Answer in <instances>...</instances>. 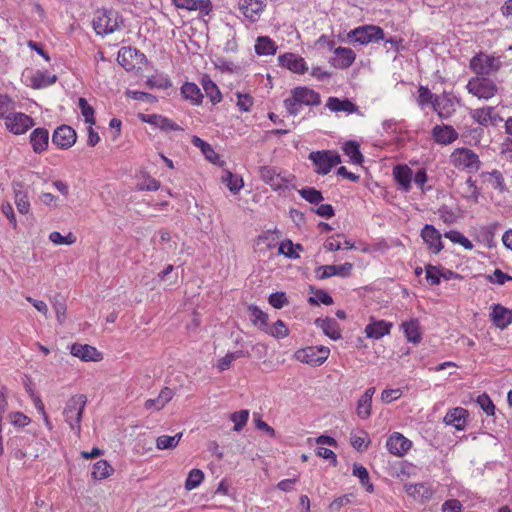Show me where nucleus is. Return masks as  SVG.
<instances>
[{"instance_id":"42","label":"nucleus","mask_w":512,"mask_h":512,"mask_svg":"<svg viewBox=\"0 0 512 512\" xmlns=\"http://www.w3.org/2000/svg\"><path fill=\"white\" fill-rule=\"evenodd\" d=\"M113 467L106 460L97 461L92 470V477L96 480H102L113 473Z\"/></svg>"},{"instance_id":"27","label":"nucleus","mask_w":512,"mask_h":512,"mask_svg":"<svg viewBox=\"0 0 512 512\" xmlns=\"http://www.w3.org/2000/svg\"><path fill=\"white\" fill-rule=\"evenodd\" d=\"M375 393V388H368L364 394L359 398L357 404V415L361 419H367L371 415V405H372V397Z\"/></svg>"},{"instance_id":"8","label":"nucleus","mask_w":512,"mask_h":512,"mask_svg":"<svg viewBox=\"0 0 512 512\" xmlns=\"http://www.w3.org/2000/svg\"><path fill=\"white\" fill-rule=\"evenodd\" d=\"M329 353L330 349L326 346H309L296 351L295 357L302 363L320 366L327 360Z\"/></svg>"},{"instance_id":"47","label":"nucleus","mask_w":512,"mask_h":512,"mask_svg":"<svg viewBox=\"0 0 512 512\" xmlns=\"http://www.w3.org/2000/svg\"><path fill=\"white\" fill-rule=\"evenodd\" d=\"M52 306L55 310L57 320L60 324L65 321L66 318V300L61 294H56L51 300Z\"/></svg>"},{"instance_id":"5","label":"nucleus","mask_w":512,"mask_h":512,"mask_svg":"<svg viewBox=\"0 0 512 512\" xmlns=\"http://www.w3.org/2000/svg\"><path fill=\"white\" fill-rule=\"evenodd\" d=\"M348 39L353 43L365 45L384 39V31L376 25H364L351 30Z\"/></svg>"},{"instance_id":"21","label":"nucleus","mask_w":512,"mask_h":512,"mask_svg":"<svg viewBox=\"0 0 512 512\" xmlns=\"http://www.w3.org/2000/svg\"><path fill=\"white\" fill-rule=\"evenodd\" d=\"M432 136L437 143L448 145L458 138V133L452 126L436 125L432 129Z\"/></svg>"},{"instance_id":"45","label":"nucleus","mask_w":512,"mask_h":512,"mask_svg":"<svg viewBox=\"0 0 512 512\" xmlns=\"http://www.w3.org/2000/svg\"><path fill=\"white\" fill-rule=\"evenodd\" d=\"M8 447L11 448L13 457L17 460H22L27 456L26 451L22 449V447L26 444V439L24 437H13L8 441Z\"/></svg>"},{"instance_id":"39","label":"nucleus","mask_w":512,"mask_h":512,"mask_svg":"<svg viewBox=\"0 0 512 512\" xmlns=\"http://www.w3.org/2000/svg\"><path fill=\"white\" fill-rule=\"evenodd\" d=\"M57 80L55 75H50L47 72L37 71L31 77V86L35 89H41L54 84Z\"/></svg>"},{"instance_id":"3","label":"nucleus","mask_w":512,"mask_h":512,"mask_svg":"<svg viewBox=\"0 0 512 512\" xmlns=\"http://www.w3.org/2000/svg\"><path fill=\"white\" fill-rule=\"evenodd\" d=\"M118 13L112 9H98L93 18V28L98 35L111 34L119 28Z\"/></svg>"},{"instance_id":"50","label":"nucleus","mask_w":512,"mask_h":512,"mask_svg":"<svg viewBox=\"0 0 512 512\" xmlns=\"http://www.w3.org/2000/svg\"><path fill=\"white\" fill-rule=\"evenodd\" d=\"M248 418L249 411L246 409H242L240 411L232 413L230 416V420L234 423L233 430L236 432H240L246 425Z\"/></svg>"},{"instance_id":"32","label":"nucleus","mask_w":512,"mask_h":512,"mask_svg":"<svg viewBox=\"0 0 512 512\" xmlns=\"http://www.w3.org/2000/svg\"><path fill=\"white\" fill-rule=\"evenodd\" d=\"M316 324L320 326L324 334L332 340H338L341 338L340 328L335 319H317Z\"/></svg>"},{"instance_id":"1","label":"nucleus","mask_w":512,"mask_h":512,"mask_svg":"<svg viewBox=\"0 0 512 512\" xmlns=\"http://www.w3.org/2000/svg\"><path fill=\"white\" fill-rule=\"evenodd\" d=\"M87 398L85 395H75L71 397L64 408L63 415L65 421L69 424L71 430L79 436L81 432V420Z\"/></svg>"},{"instance_id":"31","label":"nucleus","mask_w":512,"mask_h":512,"mask_svg":"<svg viewBox=\"0 0 512 512\" xmlns=\"http://www.w3.org/2000/svg\"><path fill=\"white\" fill-rule=\"evenodd\" d=\"M406 492L416 500H429L432 495V489L425 483L406 485Z\"/></svg>"},{"instance_id":"2","label":"nucleus","mask_w":512,"mask_h":512,"mask_svg":"<svg viewBox=\"0 0 512 512\" xmlns=\"http://www.w3.org/2000/svg\"><path fill=\"white\" fill-rule=\"evenodd\" d=\"M466 89L470 94L478 99L489 100L498 92V86L494 80L484 76H476L471 78Z\"/></svg>"},{"instance_id":"60","label":"nucleus","mask_w":512,"mask_h":512,"mask_svg":"<svg viewBox=\"0 0 512 512\" xmlns=\"http://www.w3.org/2000/svg\"><path fill=\"white\" fill-rule=\"evenodd\" d=\"M301 104L296 100L295 95L291 92V96L284 100V107L291 116H297L300 112Z\"/></svg>"},{"instance_id":"16","label":"nucleus","mask_w":512,"mask_h":512,"mask_svg":"<svg viewBox=\"0 0 512 512\" xmlns=\"http://www.w3.org/2000/svg\"><path fill=\"white\" fill-rule=\"evenodd\" d=\"M411 445V441L398 432L393 433L386 443L390 453L396 456H403L411 448Z\"/></svg>"},{"instance_id":"55","label":"nucleus","mask_w":512,"mask_h":512,"mask_svg":"<svg viewBox=\"0 0 512 512\" xmlns=\"http://www.w3.org/2000/svg\"><path fill=\"white\" fill-rule=\"evenodd\" d=\"M79 108L81 110V114L85 118V122L89 125L95 124V117H94V108L89 105L87 100L85 98H79Z\"/></svg>"},{"instance_id":"44","label":"nucleus","mask_w":512,"mask_h":512,"mask_svg":"<svg viewBox=\"0 0 512 512\" xmlns=\"http://www.w3.org/2000/svg\"><path fill=\"white\" fill-rule=\"evenodd\" d=\"M182 438V433H177L174 436L161 435L156 439V447L159 450L174 449L179 444Z\"/></svg>"},{"instance_id":"7","label":"nucleus","mask_w":512,"mask_h":512,"mask_svg":"<svg viewBox=\"0 0 512 512\" xmlns=\"http://www.w3.org/2000/svg\"><path fill=\"white\" fill-rule=\"evenodd\" d=\"M451 161L456 167H462L470 173L477 172L481 166L479 156L469 148H457L451 154Z\"/></svg>"},{"instance_id":"13","label":"nucleus","mask_w":512,"mask_h":512,"mask_svg":"<svg viewBox=\"0 0 512 512\" xmlns=\"http://www.w3.org/2000/svg\"><path fill=\"white\" fill-rule=\"evenodd\" d=\"M432 107L441 119H448L455 112L454 101L445 92L442 95L435 96Z\"/></svg>"},{"instance_id":"14","label":"nucleus","mask_w":512,"mask_h":512,"mask_svg":"<svg viewBox=\"0 0 512 512\" xmlns=\"http://www.w3.org/2000/svg\"><path fill=\"white\" fill-rule=\"evenodd\" d=\"M280 64L297 74H304L308 70V66L304 58L294 53H285L278 58Z\"/></svg>"},{"instance_id":"49","label":"nucleus","mask_w":512,"mask_h":512,"mask_svg":"<svg viewBox=\"0 0 512 512\" xmlns=\"http://www.w3.org/2000/svg\"><path fill=\"white\" fill-rule=\"evenodd\" d=\"M265 333L277 338H285L289 334V329L282 320H277L272 326L267 327Z\"/></svg>"},{"instance_id":"12","label":"nucleus","mask_w":512,"mask_h":512,"mask_svg":"<svg viewBox=\"0 0 512 512\" xmlns=\"http://www.w3.org/2000/svg\"><path fill=\"white\" fill-rule=\"evenodd\" d=\"M353 265L346 262L342 265H324L316 268L315 273L318 279H326L331 276L347 277L351 274Z\"/></svg>"},{"instance_id":"29","label":"nucleus","mask_w":512,"mask_h":512,"mask_svg":"<svg viewBox=\"0 0 512 512\" xmlns=\"http://www.w3.org/2000/svg\"><path fill=\"white\" fill-rule=\"evenodd\" d=\"M239 6L244 16L252 21L257 19L264 8V4L260 0H240Z\"/></svg>"},{"instance_id":"43","label":"nucleus","mask_w":512,"mask_h":512,"mask_svg":"<svg viewBox=\"0 0 512 512\" xmlns=\"http://www.w3.org/2000/svg\"><path fill=\"white\" fill-rule=\"evenodd\" d=\"M493 107H482L471 111V117L480 125L487 126L492 121Z\"/></svg>"},{"instance_id":"33","label":"nucleus","mask_w":512,"mask_h":512,"mask_svg":"<svg viewBox=\"0 0 512 512\" xmlns=\"http://www.w3.org/2000/svg\"><path fill=\"white\" fill-rule=\"evenodd\" d=\"M277 51V45L268 36H260L256 40L255 52L260 56L274 55Z\"/></svg>"},{"instance_id":"26","label":"nucleus","mask_w":512,"mask_h":512,"mask_svg":"<svg viewBox=\"0 0 512 512\" xmlns=\"http://www.w3.org/2000/svg\"><path fill=\"white\" fill-rule=\"evenodd\" d=\"M393 176L405 192L411 189L412 170L407 165H397L393 169Z\"/></svg>"},{"instance_id":"9","label":"nucleus","mask_w":512,"mask_h":512,"mask_svg":"<svg viewBox=\"0 0 512 512\" xmlns=\"http://www.w3.org/2000/svg\"><path fill=\"white\" fill-rule=\"evenodd\" d=\"M32 125V118L21 112L9 113L5 117L6 128L16 135L24 134Z\"/></svg>"},{"instance_id":"54","label":"nucleus","mask_w":512,"mask_h":512,"mask_svg":"<svg viewBox=\"0 0 512 512\" xmlns=\"http://www.w3.org/2000/svg\"><path fill=\"white\" fill-rule=\"evenodd\" d=\"M445 237L453 243H459L465 249L471 250L473 248L472 242L458 231H448L445 233Z\"/></svg>"},{"instance_id":"11","label":"nucleus","mask_w":512,"mask_h":512,"mask_svg":"<svg viewBox=\"0 0 512 512\" xmlns=\"http://www.w3.org/2000/svg\"><path fill=\"white\" fill-rule=\"evenodd\" d=\"M77 134L68 125L59 126L52 135V143L60 149H68L76 142Z\"/></svg>"},{"instance_id":"41","label":"nucleus","mask_w":512,"mask_h":512,"mask_svg":"<svg viewBox=\"0 0 512 512\" xmlns=\"http://www.w3.org/2000/svg\"><path fill=\"white\" fill-rule=\"evenodd\" d=\"M343 151L354 164H362L364 161V157L359 149V144L356 141L346 142L343 146Z\"/></svg>"},{"instance_id":"15","label":"nucleus","mask_w":512,"mask_h":512,"mask_svg":"<svg viewBox=\"0 0 512 512\" xmlns=\"http://www.w3.org/2000/svg\"><path fill=\"white\" fill-rule=\"evenodd\" d=\"M490 318L497 328L504 330L512 323V310H509L500 304H494L492 306Z\"/></svg>"},{"instance_id":"46","label":"nucleus","mask_w":512,"mask_h":512,"mask_svg":"<svg viewBox=\"0 0 512 512\" xmlns=\"http://www.w3.org/2000/svg\"><path fill=\"white\" fill-rule=\"evenodd\" d=\"M192 143L195 147L201 149L202 153L209 161L215 163L216 160L219 158L218 154L214 151L212 146L205 142L204 140H202L201 138L193 136Z\"/></svg>"},{"instance_id":"40","label":"nucleus","mask_w":512,"mask_h":512,"mask_svg":"<svg viewBox=\"0 0 512 512\" xmlns=\"http://www.w3.org/2000/svg\"><path fill=\"white\" fill-rule=\"evenodd\" d=\"M303 250L301 244H293L291 240L285 239L280 243L278 253L289 259H297L300 257L298 252Z\"/></svg>"},{"instance_id":"19","label":"nucleus","mask_w":512,"mask_h":512,"mask_svg":"<svg viewBox=\"0 0 512 512\" xmlns=\"http://www.w3.org/2000/svg\"><path fill=\"white\" fill-rule=\"evenodd\" d=\"M392 323L385 320H371L365 327V334L367 338L378 340L385 335L390 334Z\"/></svg>"},{"instance_id":"63","label":"nucleus","mask_w":512,"mask_h":512,"mask_svg":"<svg viewBox=\"0 0 512 512\" xmlns=\"http://www.w3.org/2000/svg\"><path fill=\"white\" fill-rule=\"evenodd\" d=\"M491 177V185L494 189L502 192L505 190V182L502 173L498 170H493L489 173Z\"/></svg>"},{"instance_id":"6","label":"nucleus","mask_w":512,"mask_h":512,"mask_svg":"<svg viewBox=\"0 0 512 512\" xmlns=\"http://www.w3.org/2000/svg\"><path fill=\"white\" fill-rule=\"evenodd\" d=\"M501 67L499 58L479 53L470 60V68L477 76L491 75L496 73Z\"/></svg>"},{"instance_id":"22","label":"nucleus","mask_w":512,"mask_h":512,"mask_svg":"<svg viewBox=\"0 0 512 512\" xmlns=\"http://www.w3.org/2000/svg\"><path fill=\"white\" fill-rule=\"evenodd\" d=\"M468 411L462 407L451 409L445 415L443 421L447 425L455 427L457 430H463L466 426Z\"/></svg>"},{"instance_id":"4","label":"nucleus","mask_w":512,"mask_h":512,"mask_svg":"<svg viewBox=\"0 0 512 512\" xmlns=\"http://www.w3.org/2000/svg\"><path fill=\"white\" fill-rule=\"evenodd\" d=\"M308 158L315 166V172L321 175L328 174L331 169L341 163V156L333 150L313 151Z\"/></svg>"},{"instance_id":"28","label":"nucleus","mask_w":512,"mask_h":512,"mask_svg":"<svg viewBox=\"0 0 512 512\" xmlns=\"http://www.w3.org/2000/svg\"><path fill=\"white\" fill-rule=\"evenodd\" d=\"M174 396V392L169 387H164L160 391L157 398L154 399H148L145 402V408L146 409H155L157 411L161 410Z\"/></svg>"},{"instance_id":"48","label":"nucleus","mask_w":512,"mask_h":512,"mask_svg":"<svg viewBox=\"0 0 512 512\" xmlns=\"http://www.w3.org/2000/svg\"><path fill=\"white\" fill-rule=\"evenodd\" d=\"M353 475L359 478L361 485L365 487L367 492L372 493L374 491V486L369 481L368 470L364 466L354 464Z\"/></svg>"},{"instance_id":"51","label":"nucleus","mask_w":512,"mask_h":512,"mask_svg":"<svg viewBox=\"0 0 512 512\" xmlns=\"http://www.w3.org/2000/svg\"><path fill=\"white\" fill-rule=\"evenodd\" d=\"M222 181L233 193H237L243 187V180L239 178L237 175L232 174L231 172H226L222 176Z\"/></svg>"},{"instance_id":"37","label":"nucleus","mask_w":512,"mask_h":512,"mask_svg":"<svg viewBox=\"0 0 512 512\" xmlns=\"http://www.w3.org/2000/svg\"><path fill=\"white\" fill-rule=\"evenodd\" d=\"M181 94L185 99L191 100V102L195 105H199L202 102L203 94L201 93L200 88L191 82H186L181 87Z\"/></svg>"},{"instance_id":"24","label":"nucleus","mask_w":512,"mask_h":512,"mask_svg":"<svg viewBox=\"0 0 512 512\" xmlns=\"http://www.w3.org/2000/svg\"><path fill=\"white\" fill-rule=\"evenodd\" d=\"M326 107L332 112H344L347 114L359 113L358 107L349 99H339L337 97H329Z\"/></svg>"},{"instance_id":"17","label":"nucleus","mask_w":512,"mask_h":512,"mask_svg":"<svg viewBox=\"0 0 512 512\" xmlns=\"http://www.w3.org/2000/svg\"><path fill=\"white\" fill-rule=\"evenodd\" d=\"M421 237L433 253H438L443 249L441 234L434 226L426 224L421 231Z\"/></svg>"},{"instance_id":"25","label":"nucleus","mask_w":512,"mask_h":512,"mask_svg":"<svg viewBox=\"0 0 512 512\" xmlns=\"http://www.w3.org/2000/svg\"><path fill=\"white\" fill-rule=\"evenodd\" d=\"M30 142L35 153L43 152L49 142V132L45 128H36L30 135Z\"/></svg>"},{"instance_id":"57","label":"nucleus","mask_w":512,"mask_h":512,"mask_svg":"<svg viewBox=\"0 0 512 512\" xmlns=\"http://www.w3.org/2000/svg\"><path fill=\"white\" fill-rule=\"evenodd\" d=\"M49 239L51 242L57 245H72L76 242V237L71 232H69L66 236H62L61 233L54 231L50 233Z\"/></svg>"},{"instance_id":"23","label":"nucleus","mask_w":512,"mask_h":512,"mask_svg":"<svg viewBox=\"0 0 512 512\" xmlns=\"http://www.w3.org/2000/svg\"><path fill=\"white\" fill-rule=\"evenodd\" d=\"M296 100L301 105L317 106L321 103L320 95L316 91L307 87H296L292 90Z\"/></svg>"},{"instance_id":"18","label":"nucleus","mask_w":512,"mask_h":512,"mask_svg":"<svg viewBox=\"0 0 512 512\" xmlns=\"http://www.w3.org/2000/svg\"><path fill=\"white\" fill-rule=\"evenodd\" d=\"M71 354L80 358L83 361H100L102 359L101 353L93 346L88 344L75 343L71 346Z\"/></svg>"},{"instance_id":"56","label":"nucleus","mask_w":512,"mask_h":512,"mask_svg":"<svg viewBox=\"0 0 512 512\" xmlns=\"http://www.w3.org/2000/svg\"><path fill=\"white\" fill-rule=\"evenodd\" d=\"M310 290L314 292V296L309 298V303L318 305L322 303L324 305H331L333 303L332 297L324 290H314L313 287H310Z\"/></svg>"},{"instance_id":"53","label":"nucleus","mask_w":512,"mask_h":512,"mask_svg":"<svg viewBox=\"0 0 512 512\" xmlns=\"http://www.w3.org/2000/svg\"><path fill=\"white\" fill-rule=\"evenodd\" d=\"M204 479V473L199 469H192L185 481V488L193 490L198 487Z\"/></svg>"},{"instance_id":"61","label":"nucleus","mask_w":512,"mask_h":512,"mask_svg":"<svg viewBox=\"0 0 512 512\" xmlns=\"http://www.w3.org/2000/svg\"><path fill=\"white\" fill-rule=\"evenodd\" d=\"M146 83L150 88L168 89L171 87L170 80L164 76H153Z\"/></svg>"},{"instance_id":"20","label":"nucleus","mask_w":512,"mask_h":512,"mask_svg":"<svg viewBox=\"0 0 512 512\" xmlns=\"http://www.w3.org/2000/svg\"><path fill=\"white\" fill-rule=\"evenodd\" d=\"M335 56L332 58V64L339 69L350 67L355 61L356 54L351 48L338 47L334 51Z\"/></svg>"},{"instance_id":"62","label":"nucleus","mask_w":512,"mask_h":512,"mask_svg":"<svg viewBox=\"0 0 512 512\" xmlns=\"http://www.w3.org/2000/svg\"><path fill=\"white\" fill-rule=\"evenodd\" d=\"M418 93L419 96L417 102L421 107L425 106L428 103L432 104V101L436 96L433 93H431V91L425 86H420L418 89Z\"/></svg>"},{"instance_id":"64","label":"nucleus","mask_w":512,"mask_h":512,"mask_svg":"<svg viewBox=\"0 0 512 512\" xmlns=\"http://www.w3.org/2000/svg\"><path fill=\"white\" fill-rule=\"evenodd\" d=\"M368 437L366 433H362V436L353 435L351 437V444L357 451H365L368 447Z\"/></svg>"},{"instance_id":"38","label":"nucleus","mask_w":512,"mask_h":512,"mask_svg":"<svg viewBox=\"0 0 512 512\" xmlns=\"http://www.w3.org/2000/svg\"><path fill=\"white\" fill-rule=\"evenodd\" d=\"M134 55H137V49L122 47L118 52L117 61L126 70H132L135 67Z\"/></svg>"},{"instance_id":"10","label":"nucleus","mask_w":512,"mask_h":512,"mask_svg":"<svg viewBox=\"0 0 512 512\" xmlns=\"http://www.w3.org/2000/svg\"><path fill=\"white\" fill-rule=\"evenodd\" d=\"M259 172L261 179L273 190L278 191L287 187L289 179L282 176L275 167L262 166Z\"/></svg>"},{"instance_id":"59","label":"nucleus","mask_w":512,"mask_h":512,"mask_svg":"<svg viewBox=\"0 0 512 512\" xmlns=\"http://www.w3.org/2000/svg\"><path fill=\"white\" fill-rule=\"evenodd\" d=\"M268 302L271 306H273L276 309H281L289 303L287 296L284 292L272 293L268 298Z\"/></svg>"},{"instance_id":"35","label":"nucleus","mask_w":512,"mask_h":512,"mask_svg":"<svg viewBox=\"0 0 512 512\" xmlns=\"http://www.w3.org/2000/svg\"><path fill=\"white\" fill-rule=\"evenodd\" d=\"M202 87L205 94L210 98L213 104H217L222 100V94L218 86L207 75H204L201 80Z\"/></svg>"},{"instance_id":"36","label":"nucleus","mask_w":512,"mask_h":512,"mask_svg":"<svg viewBox=\"0 0 512 512\" xmlns=\"http://www.w3.org/2000/svg\"><path fill=\"white\" fill-rule=\"evenodd\" d=\"M248 310L250 313V320L253 325L260 330L265 331L268 327V314L255 305H250Z\"/></svg>"},{"instance_id":"34","label":"nucleus","mask_w":512,"mask_h":512,"mask_svg":"<svg viewBox=\"0 0 512 512\" xmlns=\"http://www.w3.org/2000/svg\"><path fill=\"white\" fill-rule=\"evenodd\" d=\"M401 328L409 342L419 343L421 341L420 326L417 319L403 322Z\"/></svg>"},{"instance_id":"52","label":"nucleus","mask_w":512,"mask_h":512,"mask_svg":"<svg viewBox=\"0 0 512 512\" xmlns=\"http://www.w3.org/2000/svg\"><path fill=\"white\" fill-rule=\"evenodd\" d=\"M299 194L302 198L312 204H319L324 199L322 193L312 187L302 188L299 190Z\"/></svg>"},{"instance_id":"30","label":"nucleus","mask_w":512,"mask_h":512,"mask_svg":"<svg viewBox=\"0 0 512 512\" xmlns=\"http://www.w3.org/2000/svg\"><path fill=\"white\" fill-rule=\"evenodd\" d=\"M14 198L17 210L21 214H27L30 209V203L26 192L22 191V183L13 182Z\"/></svg>"},{"instance_id":"58","label":"nucleus","mask_w":512,"mask_h":512,"mask_svg":"<svg viewBox=\"0 0 512 512\" xmlns=\"http://www.w3.org/2000/svg\"><path fill=\"white\" fill-rule=\"evenodd\" d=\"M477 403L488 416L494 415L495 405L486 393H483L477 397Z\"/></svg>"}]
</instances>
